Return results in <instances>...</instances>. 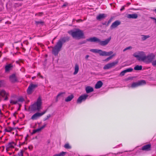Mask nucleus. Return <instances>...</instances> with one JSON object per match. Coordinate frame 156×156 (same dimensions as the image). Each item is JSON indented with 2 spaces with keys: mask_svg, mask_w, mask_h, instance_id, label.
<instances>
[{
  "mask_svg": "<svg viewBox=\"0 0 156 156\" xmlns=\"http://www.w3.org/2000/svg\"><path fill=\"white\" fill-rule=\"evenodd\" d=\"M85 90L87 93H89L94 91L93 88L90 86L87 87L86 88Z\"/></svg>",
  "mask_w": 156,
  "mask_h": 156,
  "instance_id": "20",
  "label": "nucleus"
},
{
  "mask_svg": "<svg viewBox=\"0 0 156 156\" xmlns=\"http://www.w3.org/2000/svg\"><path fill=\"white\" fill-rule=\"evenodd\" d=\"M142 66L136 65L134 67V69L135 70H141L142 69Z\"/></svg>",
  "mask_w": 156,
  "mask_h": 156,
  "instance_id": "26",
  "label": "nucleus"
},
{
  "mask_svg": "<svg viewBox=\"0 0 156 156\" xmlns=\"http://www.w3.org/2000/svg\"><path fill=\"white\" fill-rule=\"evenodd\" d=\"M5 96V98H4V100L6 101V100H8V98L7 97V96Z\"/></svg>",
  "mask_w": 156,
  "mask_h": 156,
  "instance_id": "49",
  "label": "nucleus"
},
{
  "mask_svg": "<svg viewBox=\"0 0 156 156\" xmlns=\"http://www.w3.org/2000/svg\"><path fill=\"white\" fill-rule=\"evenodd\" d=\"M113 53L112 51H110L108 52H107L106 53V56H109L112 55Z\"/></svg>",
  "mask_w": 156,
  "mask_h": 156,
  "instance_id": "40",
  "label": "nucleus"
},
{
  "mask_svg": "<svg viewBox=\"0 0 156 156\" xmlns=\"http://www.w3.org/2000/svg\"><path fill=\"white\" fill-rule=\"evenodd\" d=\"M130 4V3H128V4H129H129Z\"/></svg>",
  "mask_w": 156,
  "mask_h": 156,
  "instance_id": "62",
  "label": "nucleus"
},
{
  "mask_svg": "<svg viewBox=\"0 0 156 156\" xmlns=\"http://www.w3.org/2000/svg\"><path fill=\"white\" fill-rule=\"evenodd\" d=\"M37 75L40 76L41 75L40 73H38Z\"/></svg>",
  "mask_w": 156,
  "mask_h": 156,
  "instance_id": "55",
  "label": "nucleus"
},
{
  "mask_svg": "<svg viewBox=\"0 0 156 156\" xmlns=\"http://www.w3.org/2000/svg\"><path fill=\"white\" fill-rule=\"evenodd\" d=\"M141 36H142L141 40L143 41L145 40L146 39L150 37V36L149 35H141Z\"/></svg>",
  "mask_w": 156,
  "mask_h": 156,
  "instance_id": "27",
  "label": "nucleus"
},
{
  "mask_svg": "<svg viewBox=\"0 0 156 156\" xmlns=\"http://www.w3.org/2000/svg\"><path fill=\"white\" fill-rule=\"evenodd\" d=\"M33 147L32 145H30L28 147V148L29 150H31L33 149Z\"/></svg>",
  "mask_w": 156,
  "mask_h": 156,
  "instance_id": "45",
  "label": "nucleus"
},
{
  "mask_svg": "<svg viewBox=\"0 0 156 156\" xmlns=\"http://www.w3.org/2000/svg\"><path fill=\"white\" fill-rule=\"evenodd\" d=\"M90 51L93 53H98L99 54L100 56H106V53H107V52L105 51H103L101 50L96 49H91Z\"/></svg>",
  "mask_w": 156,
  "mask_h": 156,
  "instance_id": "8",
  "label": "nucleus"
},
{
  "mask_svg": "<svg viewBox=\"0 0 156 156\" xmlns=\"http://www.w3.org/2000/svg\"><path fill=\"white\" fill-rule=\"evenodd\" d=\"M14 128H13L11 127H9L8 129L5 128V132H10Z\"/></svg>",
  "mask_w": 156,
  "mask_h": 156,
  "instance_id": "29",
  "label": "nucleus"
},
{
  "mask_svg": "<svg viewBox=\"0 0 156 156\" xmlns=\"http://www.w3.org/2000/svg\"><path fill=\"white\" fill-rule=\"evenodd\" d=\"M66 153V152H62L58 154H55L53 156H64Z\"/></svg>",
  "mask_w": 156,
  "mask_h": 156,
  "instance_id": "30",
  "label": "nucleus"
},
{
  "mask_svg": "<svg viewBox=\"0 0 156 156\" xmlns=\"http://www.w3.org/2000/svg\"><path fill=\"white\" fill-rule=\"evenodd\" d=\"M42 14V12H40L39 13V15L40 16H41Z\"/></svg>",
  "mask_w": 156,
  "mask_h": 156,
  "instance_id": "54",
  "label": "nucleus"
},
{
  "mask_svg": "<svg viewBox=\"0 0 156 156\" xmlns=\"http://www.w3.org/2000/svg\"><path fill=\"white\" fill-rule=\"evenodd\" d=\"M9 78L10 81L12 83H15L18 81L17 77L15 74H13L10 75L9 77Z\"/></svg>",
  "mask_w": 156,
  "mask_h": 156,
  "instance_id": "12",
  "label": "nucleus"
},
{
  "mask_svg": "<svg viewBox=\"0 0 156 156\" xmlns=\"http://www.w3.org/2000/svg\"><path fill=\"white\" fill-rule=\"evenodd\" d=\"M13 66L12 63L6 65L5 67V72L8 73L10 72L13 68Z\"/></svg>",
  "mask_w": 156,
  "mask_h": 156,
  "instance_id": "13",
  "label": "nucleus"
},
{
  "mask_svg": "<svg viewBox=\"0 0 156 156\" xmlns=\"http://www.w3.org/2000/svg\"><path fill=\"white\" fill-rule=\"evenodd\" d=\"M4 45V44L3 43H1L0 44V47L2 48L3 46Z\"/></svg>",
  "mask_w": 156,
  "mask_h": 156,
  "instance_id": "48",
  "label": "nucleus"
},
{
  "mask_svg": "<svg viewBox=\"0 0 156 156\" xmlns=\"http://www.w3.org/2000/svg\"><path fill=\"white\" fill-rule=\"evenodd\" d=\"M64 147L66 149H70L71 148V147L69 145L68 143H67L65 144Z\"/></svg>",
  "mask_w": 156,
  "mask_h": 156,
  "instance_id": "33",
  "label": "nucleus"
},
{
  "mask_svg": "<svg viewBox=\"0 0 156 156\" xmlns=\"http://www.w3.org/2000/svg\"><path fill=\"white\" fill-rule=\"evenodd\" d=\"M15 145L14 143L13 142L9 143L6 146V147L8 148H14V146Z\"/></svg>",
  "mask_w": 156,
  "mask_h": 156,
  "instance_id": "21",
  "label": "nucleus"
},
{
  "mask_svg": "<svg viewBox=\"0 0 156 156\" xmlns=\"http://www.w3.org/2000/svg\"><path fill=\"white\" fill-rule=\"evenodd\" d=\"M111 37H110L104 41H101L96 37H93L87 39L86 40L87 41H90L91 42H98L99 44L101 46H105L108 44L111 40Z\"/></svg>",
  "mask_w": 156,
  "mask_h": 156,
  "instance_id": "2",
  "label": "nucleus"
},
{
  "mask_svg": "<svg viewBox=\"0 0 156 156\" xmlns=\"http://www.w3.org/2000/svg\"><path fill=\"white\" fill-rule=\"evenodd\" d=\"M131 48H132V47L131 46H129V47H127L126 48H125L123 50V51H126L127 50L129 49H131Z\"/></svg>",
  "mask_w": 156,
  "mask_h": 156,
  "instance_id": "42",
  "label": "nucleus"
},
{
  "mask_svg": "<svg viewBox=\"0 0 156 156\" xmlns=\"http://www.w3.org/2000/svg\"><path fill=\"white\" fill-rule=\"evenodd\" d=\"M131 79L130 78H128V80H130Z\"/></svg>",
  "mask_w": 156,
  "mask_h": 156,
  "instance_id": "58",
  "label": "nucleus"
},
{
  "mask_svg": "<svg viewBox=\"0 0 156 156\" xmlns=\"http://www.w3.org/2000/svg\"><path fill=\"white\" fill-rule=\"evenodd\" d=\"M67 5V4H66V3H65L62 6V7H65Z\"/></svg>",
  "mask_w": 156,
  "mask_h": 156,
  "instance_id": "52",
  "label": "nucleus"
},
{
  "mask_svg": "<svg viewBox=\"0 0 156 156\" xmlns=\"http://www.w3.org/2000/svg\"><path fill=\"white\" fill-rule=\"evenodd\" d=\"M102 24L103 25H106V26H107V22L106 21H105L104 22H103L102 23Z\"/></svg>",
  "mask_w": 156,
  "mask_h": 156,
  "instance_id": "47",
  "label": "nucleus"
},
{
  "mask_svg": "<svg viewBox=\"0 0 156 156\" xmlns=\"http://www.w3.org/2000/svg\"><path fill=\"white\" fill-rule=\"evenodd\" d=\"M154 11L156 13V9L154 10Z\"/></svg>",
  "mask_w": 156,
  "mask_h": 156,
  "instance_id": "57",
  "label": "nucleus"
},
{
  "mask_svg": "<svg viewBox=\"0 0 156 156\" xmlns=\"http://www.w3.org/2000/svg\"><path fill=\"white\" fill-rule=\"evenodd\" d=\"M107 16V14L104 13L99 14L96 16V19L100 21Z\"/></svg>",
  "mask_w": 156,
  "mask_h": 156,
  "instance_id": "16",
  "label": "nucleus"
},
{
  "mask_svg": "<svg viewBox=\"0 0 156 156\" xmlns=\"http://www.w3.org/2000/svg\"><path fill=\"white\" fill-rule=\"evenodd\" d=\"M141 150L143 151H148L151 150V144H147L144 145L141 148Z\"/></svg>",
  "mask_w": 156,
  "mask_h": 156,
  "instance_id": "15",
  "label": "nucleus"
},
{
  "mask_svg": "<svg viewBox=\"0 0 156 156\" xmlns=\"http://www.w3.org/2000/svg\"><path fill=\"white\" fill-rule=\"evenodd\" d=\"M47 110H46L41 113L37 112L34 114L31 117V119L32 120L37 119L38 118L41 116L44 115L47 112Z\"/></svg>",
  "mask_w": 156,
  "mask_h": 156,
  "instance_id": "9",
  "label": "nucleus"
},
{
  "mask_svg": "<svg viewBox=\"0 0 156 156\" xmlns=\"http://www.w3.org/2000/svg\"><path fill=\"white\" fill-rule=\"evenodd\" d=\"M17 103V101H14L12 100H10V103L12 104H16Z\"/></svg>",
  "mask_w": 156,
  "mask_h": 156,
  "instance_id": "36",
  "label": "nucleus"
},
{
  "mask_svg": "<svg viewBox=\"0 0 156 156\" xmlns=\"http://www.w3.org/2000/svg\"><path fill=\"white\" fill-rule=\"evenodd\" d=\"M46 124H44L43 126H42L41 127H40V128L42 130V129H43V128H44L46 126Z\"/></svg>",
  "mask_w": 156,
  "mask_h": 156,
  "instance_id": "46",
  "label": "nucleus"
},
{
  "mask_svg": "<svg viewBox=\"0 0 156 156\" xmlns=\"http://www.w3.org/2000/svg\"><path fill=\"white\" fill-rule=\"evenodd\" d=\"M139 86L145 85L146 84V82L144 80H140L138 81Z\"/></svg>",
  "mask_w": 156,
  "mask_h": 156,
  "instance_id": "23",
  "label": "nucleus"
},
{
  "mask_svg": "<svg viewBox=\"0 0 156 156\" xmlns=\"http://www.w3.org/2000/svg\"><path fill=\"white\" fill-rule=\"evenodd\" d=\"M139 86L138 81L136 82H133L131 85V87L132 88H135Z\"/></svg>",
  "mask_w": 156,
  "mask_h": 156,
  "instance_id": "28",
  "label": "nucleus"
},
{
  "mask_svg": "<svg viewBox=\"0 0 156 156\" xmlns=\"http://www.w3.org/2000/svg\"><path fill=\"white\" fill-rule=\"evenodd\" d=\"M51 115L50 114L48 115L44 119V121H46V120H47L49 118H50L51 117Z\"/></svg>",
  "mask_w": 156,
  "mask_h": 156,
  "instance_id": "38",
  "label": "nucleus"
},
{
  "mask_svg": "<svg viewBox=\"0 0 156 156\" xmlns=\"http://www.w3.org/2000/svg\"><path fill=\"white\" fill-rule=\"evenodd\" d=\"M133 70V69L132 68H129L125 70L122 71L120 74V75L121 76H124L125 73L129 72H132Z\"/></svg>",
  "mask_w": 156,
  "mask_h": 156,
  "instance_id": "17",
  "label": "nucleus"
},
{
  "mask_svg": "<svg viewBox=\"0 0 156 156\" xmlns=\"http://www.w3.org/2000/svg\"><path fill=\"white\" fill-rule=\"evenodd\" d=\"M0 95L2 97H4L6 96H7L8 94L7 93L5 90H2L0 92Z\"/></svg>",
  "mask_w": 156,
  "mask_h": 156,
  "instance_id": "24",
  "label": "nucleus"
},
{
  "mask_svg": "<svg viewBox=\"0 0 156 156\" xmlns=\"http://www.w3.org/2000/svg\"><path fill=\"white\" fill-rule=\"evenodd\" d=\"M121 24V22L119 20H116L113 22L110 26V29H112L116 27Z\"/></svg>",
  "mask_w": 156,
  "mask_h": 156,
  "instance_id": "14",
  "label": "nucleus"
},
{
  "mask_svg": "<svg viewBox=\"0 0 156 156\" xmlns=\"http://www.w3.org/2000/svg\"><path fill=\"white\" fill-rule=\"evenodd\" d=\"M89 57V55H87L85 56V58L86 59H87Z\"/></svg>",
  "mask_w": 156,
  "mask_h": 156,
  "instance_id": "53",
  "label": "nucleus"
},
{
  "mask_svg": "<svg viewBox=\"0 0 156 156\" xmlns=\"http://www.w3.org/2000/svg\"><path fill=\"white\" fill-rule=\"evenodd\" d=\"M41 130V129L40 128H38L36 129H34L32 133V134H35V133H36L37 132H40Z\"/></svg>",
  "mask_w": 156,
  "mask_h": 156,
  "instance_id": "31",
  "label": "nucleus"
},
{
  "mask_svg": "<svg viewBox=\"0 0 156 156\" xmlns=\"http://www.w3.org/2000/svg\"><path fill=\"white\" fill-rule=\"evenodd\" d=\"M2 20H0V22H1V21Z\"/></svg>",
  "mask_w": 156,
  "mask_h": 156,
  "instance_id": "63",
  "label": "nucleus"
},
{
  "mask_svg": "<svg viewBox=\"0 0 156 156\" xmlns=\"http://www.w3.org/2000/svg\"><path fill=\"white\" fill-rule=\"evenodd\" d=\"M88 97V95L87 94H84L81 95L77 99V102L79 103H81L82 101L85 100Z\"/></svg>",
  "mask_w": 156,
  "mask_h": 156,
  "instance_id": "11",
  "label": "nucleus"
},
{
  "mask_svg": "<svg viewBox=\"0 0 156 156\" xmlns=\"http://www.w3.org/2000/svg\"><path fill=\"white\" fill-rule=\"evenodd\" d=\"M40 76V77H41L42 79H43V77L42 76H41V75Z\"/></svg>",
  "mask_w": 156,
  "mask_h": 156,
  "instance_id": "56",
  "label": "nucleus"
},
{
  "mask_svg": "<svg viewBox=\"0 0 156 156\" xmlns=\"http://www.w3.org/2000/svg\"><path fill=\"white\" fill-rule=\"evenodd\" d=\"M118 62L119 61L118 60H116L112 62L107 64L103 67V69H107L112 68L115 66L117 65Z\"/></svg>",
  "mask_w": 156,
  "mask_h": 156,
  "instance_id": "7",
  "label": "nucleus"
},
{
  "mask_svg": "<svg viewBox=\"0 0 156 156\" xmlns=\"http://www.w3.org/2000/svg\"><path fill=\"white\" fill-rule=\"evenodd\" d=\"M70 40V37L66 36L61 38L57 43L56 45L53 48L52 53L55 55H58L60 51L63 43L68 41Z\"/></svg>",
  "mask_w": 156,
  "mask_h": 156,
  "instance_id": "1",
  "label": "nucleus"
},
{
  "mask_svg": "<svg viewBox=\"0 0 156 156\" xmlns=\"http://www.w3.org/2000/svg\"><path fill=\"white\" fill-rule=\"evenodd\" d=\"M103 84V83L100 80L99 81H98L95 84V87L96 89L100 88L102 86Z\"/></svg>",
  "mask_w": 156,
  "mask_h": 156,
  "instance_id": "19",
  "label": "nucleus"
},
{
  "mask_svg": "<svg viewBox=\"0 0 156 156\" xmlns=\"http://www.w3.org/2000/svg\"><path fill=\"white\" fill-rule=\"evenodd\" d=\"M35 23L36 25H38L39 24H40L42 25H43L44 24V22L41 20L36 21L35 22Z\"/></svg>",
  "mask_w": 156,
  "mask_h": 156,
  "instance_id": "32",
  "label": "nucleus"
},
{
  "mask_svg": "<svg viewBox=\"0 0 156 156\" xmlns=\"http://www.w3.org/2000/svg\"><path fill=\"white\" fill-rule=\"evenodd\" d=\"M23 150H21V151L19 152L18 154V156H23Z\"/></svg>",
  "mask_w": 156,
  "mask_h": 156,
  "instance_id": "37",
  "label": "nucleus"
},
{
  "mask_svg": "<svg viewBox=\"0 0 156 156\" xmlns=\"http://www.w3.org/2000/svg\"><path fill=\"white\" fill-rule=\"evenodd\" d=\"M74 98V96L73 94H71L67 97L65 99L66 102H69L71 101Z\"/></svg>",
  "mask_w": 156,
  "mask_h": 156,
  "instance_id": "22",
  "label": "nucleus"
},
{
  "mask_svg": "<svg viewBox=\"0 0 156 156\" xmlns=\"http://www.w3.org/2000/svg\"><path fill=\"white\" fill-rule=\"evenodd\" d=\"M65 93H64V92H61V93H59L58 95H57V98H58L62 94H65Z\"/></svg>",
  "mask_w": 156,
  "mask_h": 156,
  "instance_id": "44",
  "label": "nucleus"
},
{
  "mask_svg": "<svg viewBox=\"0 0 156 156\" xmlns=\"http://www.w3.org/2000/svg\"><path fill=\"white\" fill-rule=\"evenodd\" d=\"M146 54L144 52L141 51H139L137 53H134L133 56L135 57L139 61H142L144 62L145 59Z\"/></svg>",
  "mask_w": 156,
  "mask_h": 156,
  "instance_id": "5",
  "label": "nucleus"
},
{
  "mask_svg": "<svg viewBox=\"0 0 156 156\" xmlns=\"http://www.w3.org/2000/svg\"><path fill=\"white\" fill-rule=\"evenodd\" d=\"M113 19V18L112 17H111L110 18V19L108 21L107 23V26H108L109 25V24L111 23V22L112 21V20Z\"/></svg>",
  "mask_w": 156,
  "mask_h": 156,
  "instance_id": "41",
  "label": "nucleus"
},
{
  "mask_svg": "<svg viewBox=\"0 0 156 156\" xmlns=\"http://www.w3.org/2000/svg\"><path fill=\"white\" fill-rule=\"evenodd\" d=\"M42 105L41 98L39 97L37 101L31 105V109L33 111H39L41 109Z\"/></svg>",
  "mask_w": 156,
  "mask_h": 156,
  "instance_id": "4",
  "label": "nucleus"
},
{
  "mask_svg": "<svg viewBox=\"0 0 156 156\" xmlns=\"http://www.w3.org/2000/svg\"><path fill=\"white\" fill-rule=\"evenodd\" d=\"M76 21L77 22H80V21L82 22V20L81 19H80L76 20Z\"/></svg>",
  "mask_w": 156,
  "mask_h": 156,
  "instance_id": "51",
  "label": "nucleus"
},
{
  "mask_svg": "<svg viewBox=\"0 0 156 156\" xmlns=\"http://www.w3.org/2000/svg\"><path fill=\"white\" fill-rule=\"evenodd\" d=\"M155 55L153 53H151L147 55H146L145 59L144 62L147 63H149L154 61L153 60L155 59Z\"/></svg>",
  "mask_w": 156,
  "mask_h": 156,
  "instance_id": "6",
  "label": "nucleus"
},
{
  "mask_svg": "<svg viewBox=\"0 0 156 156\" xmlns=\"http://www.w3.org/2000/svg\"><path fill=\"white\" fill-rule=\"evenodd\" d=\"M152 65L154 66H156V60H154L152 62Z\"/></svg>",
  "mask_w": 156,
  "mask_h": 156,
  "instance_id": "43",
  "label": "nucleus"
},
{
  "mask_svg": "<svg viewBox=\"0 0 156 156\" xmlns=\"http://www.w3.org/2000/svg\"><path fill=\"white\" fill-rule=\"evenodd\" d=\"M114 55H112L111 56H110L109 57L107 58L104 61H108L110 59H111L114 56Z\"/></svg>",
  "mask_w": 156,
  "mask_h": 156,
  "instance_id": "35",
  "label": "nucleus"
},
{
  "mask_svg": "<svg viewBox=\"0 0 156 156\" xmlns=\"http://www.w3.org/2000/svg\"><path fill=\"white\" fill-rule=\"evenodd\" d=\"M79 66L77 64H76L75 67V71L73 73L74 75L76 74L79 71Z\"/></svg>",
  "mask_w": 156,
  "mask_h": 156,
  "instance_id": "25",
  "label": "nucleus"
},
{
  "mask_svg": "<svg viewBox=\"0 0 156 156\" xmlns=\"http://www.w3.org/2000/svg\"><path fill=\"white\" fill-rule=\"evenodd\" d=\"M37 87V84H34L33 83L30 84L27 89V91L28 94H31L33 89Z\"/></svg>",
  "mask_w": 156,
  "mask_h": 156,
  "instance_id": "10",
  "label": "nucleus"
},
{
  "mask_svg": "<svg viewBox=\"0 0 156 156\" xmlns=\"http://www.w3.org/2000/svg\"><path fill=\"white\" fill-rule=\"evenodd\" d=\"M5 84V82L4 80H0V87L4 85Z\"/></svg>",
  "mask_w": 156,
  "mask_h": 156,
  "instance_id": "34",
  "label": "nucleus"
},
{
  "mask_svg": "<svg viewBox=\"0 0 156 156\" xmlns=\"http://www.w3.org/2000/svg\"><path fill=\"white\" fill-rule=\"evenodd\" d=\"M34 77H32V79H33L34 78Z\"/></svg>",
  "mask_w": 156,
  "mask_h": 156,
  "instance_id": "60",
  "label": "nucleus"
},
{
  "mask_svg": "<svg viewBox=\"0 0 156 156\" xmlns=\"http://www.w3.org/2000/svg\"><path fill=\"white\" fill-rule=\"evenodd\" d=\"M68 33L71 35L73 38L79 39L83 37L84 34L83 31L79 29H76L75 30H71Z\"/></svg>",
  "mask_w": 156,
  "mask_h": 156,
  "instance_id": "3",
  "label": "nucleus"
},
{
  "mask_svg": "<svg viewBox=\"0 0 156 156\" xmlns=\"http://www.w3.org/2000/svg\"><path fill=\"white\" fill-rule=\"evenodd\" d=\"M13 124L14 125H15V123L14 122H13Z\"/></svg>",
  "mask_w": 156,
  "mask_h": 156,
  "instance_id": "59",
  "label": "nucleus"
},
{
  "mask_svg": "<svg viewBox=\"0 0 156 156\" xmlns=\"http://www.w3.org/2000/svg\"><path fill=\"white\" fill-rule=\"evenodd\" d=\"M127 18L129 19H136L138 17V15L136 14H128L127 16Z\"/></svg>",
  "mask_w": 156,
  "mask_h": 156,
  "instance_id": "18",
  "label": "nucleus"
},
{
  "mask_svg": "<svg viewBox=\"0 0 156 156\" xmlns=\"http://www.w3.org/2000/svg\"><path fill=\"white\" fill-rule=\"evenodd\" d=\"M24 101V99L22 97L18 99V101H19V102H23Z\"/></svg>",
  "mask_w": 156,
  "mask_h": 156,
  "instance_id": "39",
  "label": "nucleus"
},
{
  "mask_svg": "<svg viewBox=\"0 0 156 156\" xmlns=\"http://www.w3.org/2000/svg\"><path fill=\"white\" fill-rule=\"evenodd\" d=\"M124 9H125L124 6H122V7L121 9L120 10L121 11H122L123 10H124Z\"/></svg>",
  "mask_w": 156,
  "mask_h": 156,
  "instance_id": "50",
  "label": "nucleus"
},
{
  "mask_svg": "<svg viewBox=\"0 0 156 156\" xmlns=\"http://www.w3.org/2000/svg\"><path fill=\"white\" fill-rule=\"evenodd\" d=\"M13 115H14V116H15V114H14Z\"/></svg>",
  "mask_w": 156,
  "mask_h": 156,
  "instance_id": "61",
  "label": "nucleus"
}]
</instances>
